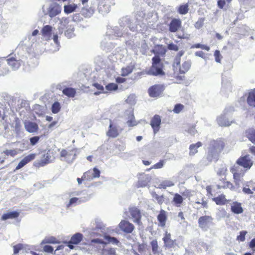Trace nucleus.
<instances>
[{"mask_svg": "<svg viewBox=\"0 0 255 255\" xmlns=\"http://www.w3.org/2000/svg\"><path fill=\"white\" fill-rule=\"evenodd\" d=\"M119 26H115L113 27H110L108 28L107 34L105 36L104 39L102 41V46L107 48V50H110L114 47V45L111 42H108L110 39H113L117 37L121 36H125L128 34L127 31V28Z\"/></svg>", "mask_w": 255, "mask_h": 255, "instance_id": "obj_1", "label": "nucleus"}, {"mask_svg": "<svg viewBox=\"0 0 255 255\" xmlns=\"http://www.w3.org/2000/svg\"><path fill=\"white\" fill-rule=\"evenodd\" d=\"M225 146V143L221 139L213 140L210 141L208 154L207 158L209 162L215 159L217 155L222 151Z\"/></svg>", "mask_w": 255, "mask_h": 255, "instance_id": "obj_2", "label": "nucleus"}, {"mask_svg": "<svg viewBox=\"0 0 255 255\" xmlns=\"http://www.w3.org/2000/svg\"><path fill=\"white\" fill-rule=\"evenodd\" d=\"M198 223L203 231H207L213 225V218L210 216H203L199 218Z\"/></svg>", "mask_w": 255, "mask_h": 255, "instance_id": "obj_3", "label": "nucleus"}, {"mask_svg": "<svg viewBox=\"0 0 255 255\" xmlns=\"http://www.w3.org/2000/svg\"><path fill=\"white\" fill-rule=\"evenodd\" d=\"M115 4L114 0H100L98 10L103 15L108 13L111 10V6Z\"/></svg>", "mask_w": 255, "mask_h": 255, "instance_id": "obj_4", "label": "nucleus"}, {"mask_svg": "<svg viewBox=\"0 0 255 255\" xmlns=\"http://www.w3.org/2000/svg\"><path fill=\"white\" fill-rule=\"evenodd\" d=\"M44 14H48L51 18L54 17L61 13V6L56 2H52L49 5L47 10L45 11L44 7H42Z\"/></svg>", "mask_w": 255, "mask_h": 255, "instance_id": "obj_5", "label": "nucleus"}, {"mask_svg": "<svg viewBox=\"0 0 255 255\" xmlns=\"http://www.w3.org/2000/svg\"><path fill=\"white\" fill-rule=\"evenodd\" d=\"M78 153V150L76 148H72L68 150L62 149L60 152V156L66 158L67 162H72Z\"/></svg>", "mask_w": 255, "mask_h": 255, "instance_id": "obj_6", "label": "nucleus"}, {"mask_svg": "<svg viewBox=\"0 0 255 255\" xmlns=\"http://www.w3.org/2000/svg\"><path fill=\"white\" fill-rule=\"evenodd\" d=\"M236 163L241 166L246 170H249L253 165V161L251 159L250 155H246L245 156L240 157L236 161Z\"/></svg>", "mask_w": 255, "mask_h": 255, "instance_id": "obj_7", "label": "nucleus"}, {"mask_svg": "<svg viewBox=\"0 0 255 255\" xmlns=\"http://www.w3.org/2000/svg\"><path fill=\"white\" fill-rule=\"evenodd\" d=\"M164 90V87L163 85H155L149 88L148 94L151 97H158L162 94Z\"/></svg>", "mask_w": 255, "mask_h": 255, "instance_id": "obj_8", "label": "nucleus"}, {"mask_svg": "<svg viewBox=\"0 0 255 255\" xmlns=\"http://www.w3.org/2000/svg\"><path fill=\"white\" fill-rule=\"evenodd\" d=\"M163 66L151 65L149 70L143 73L148 75L154 76H161L165 75L162 70Z\"/></svg>", "mask_w": 255, "mask_h": 255, "instance_id": "obj_9", "label": "nucleus"}, {"mask_svg": "<svg viewBox=\"0 0 255 255\" xmlns=\"http://www.w3.org/2000/svg\"><path fill=\"white\" fill-rule=\"evenodd\" d=\"M238 167L234 166L231 168V171L233 174L235 183L237 187L236 189L238 190L237 191L240 192V183L242 181L243 174L238 172Z\"/></svg>", "mask_w": 255, "mask_h": 255, "instance_id": "obj_10", "label": "nucleus"}, {"mask_svg": "<svg viewBox=\"0 0 255 255\" xmlns=\"http://www.w3.org/2000/svg\"><path fill=\"white\" fill-rule=\"evenodd\" d=\"M129 212L130 215V218L132 219L133 222L139 224L141 217L140 210L135 207H132L129 209Z\"/></svg>", "mask_w": 255, "mask_h": 255, "instance_id": "obj_11", "label": "nucleus"}, {"mask_svg": "<svg viewBox=\"0 0 255 255\" xmlns=\"http://www.w3.org/2000/svg\"><path fill=\"white\" fill-rule=\"evenodd\" d=\"M119 24L121 27L125 28V27L128 28L132 31H134L136 29V26L134 24H131V22L128 16L123 17L119 20Z\"/></svg>", "mask_w": 255, "mask_h": 255, "instance_id": "obj_12", "label": "nucleus"}, {"mask_svg": "<svg viewBox=\"0 0 255 255\" xmlns=\"http://www.w3.org/2000/svg\"><path fill=\"white\" fill-rule=\"evenodd\" d=\"M53 27L50 25H46L43 27L41 33L42 38L45 40H49L52 35Z\"/></svg>", "mask_w": 255, "mask_h": 255, "instance_id": "obj_13", "label": "nucleus"}, {"mask_svg": "<svg viewBox=\"0 0 255 255\" xmlns=\"http://www.w3.org/2000/svg\"><path fill=\"white\" fill-rule=\"evenodd\" d=\"M91 198V196L86 194V196H81L80 197H74L70 199L68 206L71 205H75L76 204H81L88 201Z\"/></svg>", "mask_w": 255, "mask_h": 255, "instance_id": "obj_14", "label": "nucleus"}, {"mask_svg": "<svg viewBox=\"0 0 255 255\" xmlns=\"http://www.w3.org/2000/svg\"><path fill=\"white\" fill-rule=\"evenodd\" d=\"M161 118L159 115H155L151 120L150 125L153 129L154 133H157L160 128Z\"/></svg>", "mask_w": 255, "mask_h": 255, "instance_id": "obj_15", "label": "nucleus"}, {"mask_svg": "<svg viewBox=\"0 0 255 255\" xmlns=\"http://www.w3.org/2000/svg\"><path fill=\"white\" fill-rule=\"evenodd\" d=\"M119 227L123 231L127 233H131L134 228L133 224L126 220L122 221Z\"/></svg>", "mask_w": 255, "mask_h": 255, "instance_id": "obj_16", "label": "nucleus"}, {"mask_svg": "<svg viewBox=\"0 0 255 255\" xmlns=\"http://www.w3.org/2000/svg\"><path fill=\"white\" fill-rule=\"evenodd\" d=\"M5 61L7 62V64L13 70H17L19 68L21 64V61L17 58L11 57H9Z\"/></svg>", "mask_w": 255, "mask_h": 255, "instance_id": "obj_17", "label": "nucleus"}, {"mask_svg": "<svg viewBox=\"0 0 255 255\" xmlns=\"http://www.w3.org/2000/svg\"><path fill=\"white\" fill-rule=\"evenodd\" d=\"M126 115L127 116V124L128 127H133L137 125V122L135 120L133 111L131 109L126 112Z\"/></svg>", "mask_w": 255, "mask_h": 255, "instance_id": "obj_18", "label": "nucleus"}, {"mask_svg": "<svg viewBox=\"0 0 255 255\" xmlns=\"http://www.w3.org/2000/svg\"><path fill=\"white\" fill-rule=\"evenodd\" d=\"M119 134V127L116 125L111 123L107 135L111 137H116Z\"/></svg>", "mask_w": 255, "mask_h": 255, "instance_id": "obj_19", "label": "nucleus"}, {"mask_svg": "<svg viewBox=\"0 0 255 255\" xmlns=\"http://www.w3.org/2000/svg\"><path fill=\"white\" fill-rule=\"evenodd\" d=\"M36 154L34 153H31L27 156L24 157L18 163V164L16 167L15 169L18 170L23 166H24L26 164H27L30 161L33 160L35 157Z\"/></svg>", "mask_w": 255, "mask_h": 255, "instance_id": "obj_20", "label": "nucleus"}, {"mask_svg": "<svg viewBox=\"0 0 255 255\" xmlns=\"http://www.w3.org/2000/svg\"><path fill=\"white\" fill-rule=\"evenodd\" d=\"M181 26V21L180 19L173 18L169 24V30L171 32H175Z\"/></svg>", "mask_w": 255, "mask_h": 255, "instance_id": "obj_21", "label": "nucleus"}, {"mask_svg": "<svg viewBox=\"0 0 255 255\" xmlns=\"http://www.w3.org/2000/svg\"><path fill=\"white\" fill-rule=\"evenodd\" d=\"M91 173V171L89 170L84 173L83 175V178L87 179V180H91L94 178H99L100 175V171L96 167L93 168V173L92 175H89V174Z\"/></svg>", "mask_w": 255, "mask_h": 255, "instance_id": "obj_22", "label": "nucleus"}, {"mask_svg": "<svg viewBox=\"0 0 255 255\" xmlns=\"http://www.w3.org/2000/svg\"><path fill=\"white\" fill-rule=\"evenodd\" d=\"M24 127L25 129L30 133L35 132L38 129V127L36 123L29 121L24 123Z\"/></svg>", "mask_w": 255, "mask_h": 255, "instance_id": "obj_23", "label": "nucleus"}, {"mask_svg": "<svg viewBox=\"0 0 255 255\" xmlns=\"http://www.w3.org/2000/svg\"><path fill=\"white\" fill-rule=\"evenodd\" d=\"M56 20H58L60 21L58 26V30L59 32L62 33L63 30L65 28H67V25L69 23L68 19L66 17H62L61 19L59 18H54L53 20L56 21Z\"/></svg>", "mask_w": 255, "mask_h": 255, "instance_id": "obj_24", "label": "nucleus"}, {"mask_svg": "<svg viewBox=\"0 0 255 255\" xmlns=\"http://www.w3.org/2000/svg\"><path fill=\"white\" fill-rule=\"evenodd\" d=\"M53 159L54 158L52 157L50 154L48 152H47L44 154L41 157L39 163V165L41 166H44L45 165L52 162Z\"/></svg>", "mask_w": 255, "mask_h": 255, "instance_id": "obj_25", "label": "nucleus"}, {"mask_svg": "<svg viewBox=\"0 0 255 255\" xmlns=\"http://www.w3.org/2000/svg\"><path fill=\"white\" fill-rule=\"evenodd\" d=\"M53 44H52L51 47L48 49V50L51 52H55L59 49L60 44L58 40L57 34L53 35Z\"/></svg>", "mask_w": 255, "mask_h": 255, "instance_id": "obj_26", "label": "nucleus"}, {"mask_svg": "<svg viewBox=\"0 0 255 255\" xmlns=\"http://www.w3.org/2000/svg\"><path fill=\"white\" fill-rule=\"evenodd\" d=\"M218 124L220 126L228 127L231 125L233 123L232 121L230 122L226 117L225 115H221L217 119Z\"/></svg>", "mask_w": 255, "mask_h": 255, "instance_id": "obj_27", "label": "nucleus"}, {"mask_svg": "<svg viewBox=\"0 0 255 255\" xmlns=\"http://www.w3.org/2000/svg\"><path fill=\"white\" fill-rule=\"evenodd\" d=\"M247 101L250 106L255 107V89L249 93Z\"/></svg>", "mask_w": 255, "mask_h": 255, "instance_id": "obj_28", "label": "nucleus"}, {"mask_svg": "<svg viewBox=\"0 0 255 255\" xmlns=\"http://www.w3.org/2000/svg\"><path fill=\"white\" fill-rule=\"evenodd\" d=\"M157 219L159 222L160 226L164 227L165 225V222L167 219L166 212L164 210H161L157 216Z\"/></svg>", "mask_w": 255, "mask_h": 255, "instance_id": "obj_29", "label": "nucleus"}, {"mask_svg": "<svg viewBox=\"0 0 255 255\" xmlns=\"http://www.w3.org/2000/svg\"><path fill=\"white\" fill-rule=\"evenodd\" d=\"M81 13L85 17H90L94 14V9L92 7H83L82 8Z\"/></svg>", "mask_w": 255, "mask_h": 255, "instance_id": "obj_30", "label": "nucleus"}, {"mask_svg": "<svg viewBox=\"0 0 255 255\" xmlns=\"http://www.w3.org/2000/svg\"><path fill=\"white\" fill-rule=\"evenodd\" d=\"M19 215V212L17 211H12L4 214L1 217L2 220H6L9 219H15L17 218Z\"/></svg>", "mask_w": 255, "mask_h": 255, "instance_id": "obj_31", "label": "nucleus"}, {"mask_svg": "<svg viewBox=\"0 0 255 255\" xmlns=\"http://www.w3.org/2000/svg\"><path fill=\"white\" fill-rule=\"evenodd\" d=\"M78 5L75 3H69L64 6V11L66 14L71 13L75 11Z\"/></svg>", "mask_w": 255, "mask_h": 255, "instance_id": "obj_32", "label": "nucleus"}, {"mask_svg": "<svg viewBox=\"0 0 255 255\" xmlns=\"http://www.w3.org/2000/svg\"><path fill=\"white\" fill-rule=\"evenodd\" d=\"M134 69V66L132 64L129 65L126 67H123L121 69V75L123 77L127 76L131 73Z\"/></svg>", "mask_w": 255, "mask_h": 255, "instance_id": "obj_33", "label": "nucleus"}, {"mask_svg": "<svg viewBox=\"0 0 255 255\" xmlns=\"http://www.w3.org/2000/svg\"><path fill=\"white\" fill-rule=\"evenodd\" d=\"M245 135L250 141L255 144V129L250 128L247 130L245 132Z\"/></svg>", "mask_w": 255, "mask_h": 255, "instance_id": "obj_34", "label": "nucleus"}, {"mask_svg": "<svg viewBox=\"0 0 255 255\" xmlns=\"http://www.w3.org/2000/svg\"><path fill=\"white\" fill-rule=\"evenodd\" d=\"M232 211L237 214H241L243 212V209L242 207L241 204L238 202L234 203L231 206Z\"/></svg>", "mask_w": 255, "mask_h": 255, "instance_id": "obj_35", "label": "nucleus"}, {"mask_svg": "<svg viewBox=\"0 0 255 255\" xmlns=\"http://www.w3.org/2000/svg\"><path fill=\"white\" fill-rule=\"evenodd\" d=\"M191 63L190 61H186L183 63L181 66L179 67V72L181 74H185L191 67Z\"/></svg>", "mask_w": 255, "mask_h": 255, "instance_id": "obj_36", "label": "nucleus"}, {"mask_svg": "<svg viewBox=\"0 0 255 255\" xmlns=\"http://www.w3.org/2000/svg\"><path fill=\"white\" fill-rule=\"evenodd\" d=\"M221 90L225 94L231 92L232 90L231 83L229 81L223 82Z\"/></svg>", "mask_w": 255, "mask_h": 255, "instance_id": "obj_37", "label": "nucleus"}, {"mask_svg": "<svg viewBox=\"0 0 255 255\" xmlns=\"http://www.w3.org/2000/svg\"><path fill=\"white\" fill-rule=\"evenodd\" d=\"M150 178L148 176L145 175L138 180L137 186L138 187H146L150 182Z\"/></svg>", "mask_w": 255, "mask_h": 255, "instance_id": "obj_38", "label": "nucleus"}, {"mask_svg": "<svg viewBox=\"0 0 255 255\" xmlns=\"http://www.w3.org/2000/svg\"><path fill=\"white\" fill-rule=\"evenodd\" d=\"M62 93L65 95L70 98H73L76 95V90L72 88H65L63 91Z\"/></svg>", "mask_w": 255, "mask_h": 255, "instance_id": "obj_39", "label": "nucleus"}, {"mask_svg": "<svg viewBox=\"0 0 255 255\" xmlns=\"http://www.w3.org/2000/svg\"><path fill=\"white\" fill-rule=\"evenodd\" d=\"M83 235L81 233H76L71 238L70 243L77 245L82 240Z\"/></svg>", "mask_w": 255, "mask_h": 255, "instance_id": "obj_40", "label": "nucleus"}, {"mask_svg": "<svg viewBox=\"0 0 255 255\" xmlns=\"http://www.w3.org/2000/svg\"><path fill=\"white\" fill-rule=\"evenodd\" d=\"M202 145V143L201 142H198L196 144H191L190 146V155H193L196 153L198 151L197 148Z\"/></svg>", "mask_w": 255, "mask_h": 255, "instance_id": "obj_41", "label": "nucleus"}, {"mask_svg": "<svg viewBox=\"0 0 255 255\" xmlns=\"http://www.w3.org/2000/svg\"><path fill=\"white\" fill-rule=\"evenodd\" d=\"M57 239L53 237H45L41 242V245L45 244H57L58 243Z\"/></svg>", "mask_w": 255, "mask_h": 255, "instance_id": "obj_42", "label": "nucleus"}, {"mask_svg": "<svg viewBox=\"0 0 255 255\" xmlns=\"http://www.w3.org/2000/svg\"><path fill=\"white\" fill-rule=\"evenodd\" d=\"M213 200L216 202L217 205H224L226 203V199L224 195H222L213 198Z\"/></svg>", "mask_w": 255, "mask_h": 255, "instance_id": "obj_43", "label": "nucleus"}, {"mask_svg": "<svg viewBox=\"0 0 255 255\" xmlns=\"http://www.w3.org/2000/svg\"><path fill=\"white\" fill-rule=\"evenodd\" d=\"M152 252L154 254H159L158 243L156 240H152L150 243Z\"/></svg>", "mask_w": 255, "mask_h": 255, "instance_id": "obj_44", "label": "nucleus"}, {"mask_svg": "<svg viewBox=\"0 0 255 255\" xmlns=\"http://www.w3.org/2000/svg\"><path fill=\"white\" fill-rule=\"evenodd\" d=\"M188 10V4L187 3L180 5L178 8V12L181 14H186Z\"/></svg>", "mask_w": 255, "mask_h": 255, "instance_id": "obj_45", "label": "nucleus"}, {"mask_svg": "<svg viewBox=\"0 0 255 255\" xmlns=\"http://www.w3.org/2000/svg\"><path fill=\"white\" fill-rule=\"evenodd\" d=\"M173 183L170 180H165L162 182L158 186V188L161 189H166L167 187H171L173 186Z\"/></svg>", "mask_w": 255, "mask_h": 255, "instance_id": "obj_46", "label": "nucleus"}, {"mask_svg": "<svg viewBox=\"0 0 255 255\" xmlns=\"http://www.w3.org/2000/svg\"><path fill=\"white\" fill-rule=\"evenodd\" d=\"M105 238L108 243H111L113 245H116L118 246H119V244L120 243V242L117 240V238L111 237L109 235L106 236L105 237Z\"/></svg>", "mask_w": 255, "mask_h": 255, "instance_id": "obj_47", "label": "nucleus"}, {"mask_svg": "<svg viewBox=\"0 0 255 255\" xmlns=\"http://www.w3.org/2000/svg\"><path fill=\"white\" fill-rule=\"evenodd\" d=\"M102 255H116V251L113 248H106L102 250Z\"/></svg>", "mask_w": 255, "mask_h": 255, "instance_id": "obj_48", "label": "nucleus"}, {"mask_svg": "<svg viewBox=\"0 0 255 255\" xmlns=\"http://www.w3.org/2000/svg\"><path fill=\"white\" fill-rule=\"evenodd\" d=\"M152 65L163 66L161 59L158 55H155L152 58Z\"/></svg>", "mask_w": 255, "mask_h": 255, "instance_id": "obj_49", "label": "nucleus"}, {"mask_svg": "<svg viewBox=\"0 0 255 255\" xmlns=\"http://www.w3.org/2000/svg\"><path fill=\"white\" fill-rule=\"evenodd\" d=\"M60 108V103L58 102H55L52 105L51 110L53 113L57 114L59 112Z\"/></svg>", "mask_w": 255, "mask_h": 255, "instance_id": "obj_50", "label": "nucleus"}, {"mask_svg": "<svg viewBox=\"0 0 255 255\" xmlns=\"http://www.w3.org/2000/svg\"><path fill=\"white\" fill-rule=\"evenodd\" d=\"M173 201L176 204H180L183 202V198L179 194L176 193L174 195Z\"/></svg>", "mask_w": 255, "mask_h": 255, "instance_id": "obj_51", "label": "nucleus"}, {"mask_svg": "<svg viewBox=\"0 0 255 255\" xmlns=\"http://www.w3.org/2000/svg\"><path fill=\"white\" fill-rule=\"evenodd\" d=\"M192 48H201L202 49L205 50L207 51H209L210 50V47L204 44H201L200 43H197L193 45L192 46Z\"/></svg>", "mask_w": 255, "mask_h": 255, "instance_id": "obj_52", "label": "nucleus"}, {"mask_svg": "<svg viewBox=\"0 0 255 255\" xmlns=\"http://www.w3.org/2000/svg\"><path fill=\"white\" fill-rule=\"evenodd\" d=\"M164 161L163 160H160L159 162L155 164L154 165H153L152 167H151L149 169L147 170V171H149L151 169H159L161 168L164 164Z\"/></svg>", "mask_w": 255, "mask_h": 255, "instance_id": "obj_53", "label": "nucleus"}, {"mask_svg": "<svg viewBox=\"0 0 255 255\" xmlns=\"http://www.w3.org/2000/svg\"><path fill=\"white\" fill-rule=\"evenodd\" d=\"M118 85L115 83H110L106 86V89L108 91H115L118 89Z\"/></svg>", "mask_w": 255, "mask_h": 255, "instance_id": "obj_54", "label": "nucleus"}, {"mask_svg": "<svg viewBox=\"0 0 255 255\" xmlns=\"http://www.w3.org/2000/svg\"><path fill=\"white\" fill-rule=\"evenodd\" d=\"M227 167L225 165H222L217 170V174L219 175H224L227 171Z\"/></svg>", "mask_w": 255, "mask_h": 255, "instance_id": "obj_55", "label": "nucleus"}, {"mask_svg": "<svg viewBox=\"0 0 255 255\" xmlns=\"http://www.w3.org/2000/svg\"><path fill=\"white\" fill-rule=\"evenodd\" d=\"M24 245L23 244H19L13 246V252L14 254H17L19 252L23 249Z\"/></svg>", "mask_w": 255, "mask_h": 255, "instance_id": "obj_56", "label": "nucleus"}, {"mask_svg": "<svg viewBox=\"0 0 255 255\" xmlns=\"http://www.w3.org/2000/svg\"><path fill=\"white\" fill-rule=\"evenodd\" d=\"M204 21V18H200L198 21L195 23V27L197 29H200L203 25Z\"/></svg>", "mask_w": 255, "mask_h": 255, "instance_id": "obj_57", "label": "nucleus"}, {"mask_svg": "<svg viewBox=\"0 0 255 255\" xmlns=\"http://www.w3.org/2000/svg\"><path fill=\"white\" fill-rule=\"evenodd\" d=\"M40 137L37 136H35L30 138V143L31 145H35L39 141Z\"/></svg>", "mask_w": 255, "mask_h": 255, "instance_id": "obj_58", "label": "nucleus"}, {"mask_svg": "<svg viewBox=\"0 0 255 255\" xmlns=\"http://www.w3.org/2000/svg\"><path fill=\"white\" fill-rule=\"evenodd\" d=\"M183 108V106L181 104H177L175 106L174 108L173 109V112L175 113L178 114L179 113L181 110Z\"/></svg>", "mask_w": 255, "mask_h": 255, "instance_id": "obj_59", "label": "nucleus"}, {"mask_svg": "<svg viewBox=\"0 0 255 255\" xmlns=\"http://www.w3.org/2000/svg\"><path fill=\"white\" fill-rule=\"evenodd\" d=\"M245 186L243 188V192L246 194H253V192L247 187H249V185L244 184Z\"/></svg>", "mask_w": 255, "mask_h": 255, "instance_id": "obj_60", "label": "nucleus"}, {"mask_svg": "<svg viewBox=\"0 0 255 255\" xmlns=\"http://www.w3.org/2000/svg\"><path fill=\"white\" fill-rule=\"evenodd\" d=\"M247 233L246 231H241L240 235L237 237V239L241 242H244L245 240V236Z\"/></svg>", "mask_w": 255, "mask_h": 255, "instance_id": "obj_61", "label": "nucleus"}, {"mask_svg": "<svg viewBox=\"0 0 255 255\" xmlns=\"http://www.w3.org/2000/svg\"><path fill=\"white\" fill-rule=\"evenodd\" d=\"M180 58L176 56L175 58V59H174L173 64V67L174 68V69H175V68L176 69H177L179 67V66L180 65Z\"/></svg>", "mask_w": 255, "mask_h": 255, "instance_id": "obj_62", "label": "nucleus"}, {"mask_svg": "<svg viewBox=\"0 0 255 255\" xmlns=\"http://www.w3.org/2000/svg\"><path fill=\"white\" fill-rule=\"evenodd\" d=\"M4 152L6 155L11 156H14L17 154V151L14 149L6 150Z\"/></svg>", "mask_w": 255, "mask_h": 255, "instance_id": "obj_63", "label": "nucleus"}, {"mask_svg": "<svg viewBox=\"0 0 255 255\" xmlns=\"http://www.w3.org/2000/svg\"><path fill=\"white\" fill-rule=\"evenodd\" d=\"M43 251L46 253H53V248L49 245H45L43 247Z\"/></svg>", "mask_w": 255, "mask_h": 255, "instance_id": "obj_64", "label": "nucleus"}]
</instances>
